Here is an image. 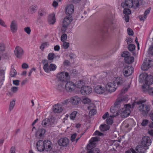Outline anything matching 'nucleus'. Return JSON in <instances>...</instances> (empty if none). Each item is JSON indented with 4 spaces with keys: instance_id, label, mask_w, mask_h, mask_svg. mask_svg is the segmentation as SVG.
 Returning a JSON list of instances; mask_svg holds the SVG:
<instances>
[{
    "instance_id": "nucleus-1",
    "label": "nucleus",
    "mask_w": 153,
    "mask_h": 153,
    "mask_svg": "<svg viewBox=\"0 0 153 153\" xmlns=\"http://www.w3.org/2000/svg\"><path fill=\"white\" fill-rule=\"evenodd\" d=\"M146 102V100H139L135 102L132 104L133 107L134 105L137 104L138 105L139 111L141 114L143 115L148 114L150 110V105L144 104Z\"/></svg>"
},
{
    "instance_id": "nucleus-2",
    "label": "nucleus",
    "mask_w": 153,
    "mask_h": 153,
    "mask_svg": "<svg viewBox=\"0 0 153 153\" xmlns=\"http://www.w3.org/2000/svg\"><path fill=\"white\" fill-rule=\"evenodd\" d=\"M124 107H122L119 111L120 116L122 118H125L128 116L130 114L131 108V105L129 104L126 105Z\"/></svg>"
},
{
    "instance_id": "nucleus-3",
    "label": "nucleus",
    "mask_w": 153,
    "mask_h": 153,
    "mask_svg": "<svg viewBox=\"0 0 153 153\" xmlns=\"http://www.w3.org/2000/svg\"><path fill=\"white\" fill-rule=\"evenodd\" d=\"M144 77L145 83L146 85L149 86L153 83V77L151 75H147V74H140L139 76L140 79L139 82H143Z\"/></svg>"
},
{
    "instance_id": "nucleus-4",
    "label": "nucleus",
    "mask_w": 153,
    "mask_h": 153,
    "mask_svg": "<svg viewBox=\"0 0 153 153\" xmlns=\"http://www.w3.org/2000/svg\"><path fill=\"white\" fill-rule=\"evenodd\" d=\"M56 124L55 120L54 119L46 118L43 120L42 124L44 127L49 128L54 126Z\"/></svg>"
},
{
    "instance_id": "nucleus-5",
    "label": "nucleus",
    "mask_w": 153,
    "mask_h": 153,
    "mask_svg": "<svg viewBox=\"0 0 153 153\" xmlns=\"http://www.w3.org/2000/svg\"><path fill=\"white\" fill-rule=\"evenodd\" d=\"M72 21L71 16H66L62 22V27L61 28L62 33H63L67 30L68 26Z\"/></svg>"
},
{
    "instance_id": "nucleus-6",
    "label": "nucleus",
    "mask_w": 153,
    "mask_h": 153,
    "mask_svg": "<svg viewBox=\"0 0 153 153\" xmlns=\"http://www.w3.org/2000/svg\"><path fill=\"white\" fill-rule=\"evenodd\" d=\"M57 77L59 79L58 81H61L65 83H66L70 78L68 73L65 72H62L59 74Z\"/></svg>"
},
{
    "instance_id": "nucleus-7",
    "label": "nucleus",
    "mask_w": 153,
    "mask_h": 153,
    "mask_svg": "<svg viewBox=\"0 0 153 153\" xmlns=\"http://www.w3.org/2000/svg\"><path fill=\"white\" fill-rule=\"evenodd\" d=\"M126 100L124 98H118L114 103V106L117 109L120 108H122V107H124L126 105H124L123 103V101H125Z\"/></svg>"
},
{
    "instance_id": "nucleus-8",
    "label": "nucleus",
    "mask_w": 153,
    "mask_h": 153,
    "mask_svg": "<svg viewBox=\"0 0 153 153\" xmlns=\"http://www.w3.org/2000/svg\"><path fill=\"white\" fill-rule=\"evenodd\" d=\"M133 71V68L130 66L125 67L123 70V74L124 76L126 77L129 76L131 75Z\"/></svg>"
},
{
    "instance_id": "nucleus-9",
    "label": "nucleus",
    "mask_w": 153,
    "mask_h": 153,
    "mask_svg": "<svg viewBox=\"0 0 153 153\" xmlns=\"http://www.w3.org/2000/svg\"><path fill=\"white\" fill-rule=\"evenodd\" d=\"M153 65V61L152 60H149L148 62L146 60L145 62L143 63L142 65L141 66V69L143 71L147 70L149 68Z\"/></svg>"
},
{
    "instance_id": "nucleus-10",
    "label": "nucleus",
    "mask_w": 153,
    "mask_h": 153,
    "mask_svg": "<svg viewBox=\"0 0 153 153\" xmlns=\"http://www.w3.org/2000/svg\"><path fill=\"white\" fill-rule=\"evenodd\" d=\"M65 85V89L67 92H71L75 89V84L72 82H67Z\"/></svg>"
},
{
    "instance_id": "nucleus-11",
    "label": "nucleus",
    "mask_w": 153,
    "mask_h": 153,
    "mask_svg": "<svg viewBox=\"0 0 153 153\" xmlns=\"http://www.w3.org/2000/svg\"><path fill=\"white\" fill-rule=\"evenodd\" d=\"M114 82H109L106 86L107 91L110 92H114L117 89V86Z\"/></svg>"
},
{
    "instance_id": "nucleus-12",
    "label": "nucleus",
    "mask_w": 153,
    "mask_h": 153,
    "mask_svg": "<svg viewBox=\"0 0 153 153\" xmlns=\"http://www.w3.org/2000/svg\"><path fill=\"white\" fill-rule=\"evenodd\" d=\"M135 149L137 152L132 149H131L132 153H144L146 151V149L144 148V146L141 145L137 146L136 148Z\"/></svg>"
},
{
    "instance_id": "nucleus-13",
    "label": "nucleus",
    "mask_w": 153,
    "mask_h": 153,
    "mask_svg": "<svg viewBox=\"0 0 153 153\" xmlns=\"http://www.w3.org/2000/svg\"><path fill=\"white\" fill-rule=\"evenodd\" d=\"M151 143L149 137L145 136L143 137L142 139V144L144 147H147L149 146Z\"/></svg>"
},
{
    "instance_id": "nucleus-14",
    "label": "nucleus",
    "mask_w": 153,
    "mask_h": 153,
    "mask_svg": "<svg viewBox=\"0 0 153 153\" xmlns=\"http://www.w3.org/2000/svg\"><path fill=\"white\" fill-rule=\"evenodd\" d=\"M65 83L61 81H58L57 85L55 87V89L58 92H63L64 90V86Z\"/></svg>"
},
{
    "instance_id": "nucleus-15",
    "label": "nucleus",
    "mask_w": 153,
    "mask_h": 153,
    "mask_svg": "<svg viewBox=\"0 0 153 153\" xmlns=\"http://www.w3.org/2000/svg\"><path fill=\"white\" fill-rule=\"evenodd\" d=\"M92 90V89L90 87L84 86L81 89V92L82 95H86L91 93Z\"/></svg>"
},
{
    "instance_id": "nucleus-16",
    "label": "nucleus",
    "mask_w": 153,
    "mask_h": 153,
    "mask_svg": "<svg viewBox=\"0 0 153 153\" xmlns=\"http://www.w3.org/2000/svg\"><path fill=\"white\" fill-rule=\"evenodd\" d=\"M45 150L47 152L50 151L52 149V144L51 142L48 140H45L43 141Z\"/></svg>"
},
{
    "instance_id": "nucleus-17",
    "label": "nucleus",
    "mask_w": 153,
    "mask_h": 153,
    "mask_svg": "<svg viewBox=\"0 0 153 153\" xmlns=\"http://www.w3.org/2000/svg\"><path fill=\"white\" fill-rule=\"evenodd\" d=\"M16 56L18 58H21L23 54V51L22 48L19 47H17L14 51Z\"/></svg>"
},
{
    "instance_id": "nucleus-18",
    "label": "nucleus",
    "mask_w": 153,
    "mask_h": 153,
    "mask_svg": "<svg viewBox=\"0 0 153 153\" xmlns=\"http://www.w3.org/2000/svg\"><path fill=\"white\" fill-rule=\"evenodd\" d=\"M69 142V140L66 137L60 139L58 141L59 145L60 146H66Z\"/></svg>"
},
{
    "instance_id": "nucleus-19",
    "label": "nucleus",
    "mask_w": 153,
    "mask_h": 153,
    "mask_svg": "<svg viewBox=\"0 0 153 153\" xmlns=\"http://www.w3.org/2000/svg\"><path fill=\"white\" fill-rule=\"evenodd\" d=\"M37 148L38 150L40 152H43L45 150L44 143L43 141L42 140L38 141L36 144Z\"/></svg>"
},
{
    "instance_id": "nucleus-20",
    "label": "nucleus",
    "mask_w": 153,
    "mask_h": 153,
    "mask_svg": "<svg viewBox=\"0 0 153 153\" xmlns=\"http://www.w3.org/2000/svg\"><path fill=\"white\" fill-rule=\"evenodd\" d=\"M134 4L132 0H125V3H122L121 4V6L123 7L126 6L129 8H131L133 7Z\"/></svg>"
},
{
    "instance_id": "nucleus-21",
    "label": "nucleus",
    "mask_w": 153,
    "mask_h": 153,
    "mask_svg": "<svg viewBox=\"0 0 153 153\" xmlns=\"http://www.w3.org/2000/svg\"><path fill=\"white\" fill-rule=\"evenodd\" d=\"M74 7L72 4H70L67 7L65 13L67 15H69V16L74 13Z\"/></svg>"
},
{
    "instance_id": "nucleus-22",
    "label": "nucleus",
    "mask_w": 153,
    "mask_h": 153,
    "mask_svg": "<svg viewBox=\"0 0 153 153\" xmlns=\"http://www.w3.org/2000/svg\"><path fill=\"white\" fill-rule=\"evenodd\" d=\"M10 30L12 33L16 32L17 29V22L15 20H13L11 22L10 25Z\"/></svg>"
},
{
    "instance_id": "nucleus-23",
    "label": "nucleus",
    "mask_w": 153,
    "mask_h": 153,
    "mask_svg": "<svg viewBox=\"0 0 153 153\" xmlns=\"http://www.w3.org/2000/svg\"><path fill=\"white\" fill-rule=\"evenodd\" d=\"M45 132V130L43 128H39L37 131L36 134V137L38 138H41Z\"/></svg>"
},
{
    "instance_id": "nucleus-24",
    "label": "nucleus",
    "mask_w": 153,
    "mask_h": 153,
    "mask_svg": "<svg viewBox=\"0 0 153 153\" xmlns=\"http://www.w3.org/2000/svg\"><path fill=\"white\" fill-rule=\"evenodd\" d=\"M98 140V138L96 137H94L92 138L89 141L90 143L87 146V149H90L92 147L94 146L95 143V142Z\"/></svg>"
},
{
    "instance_id": "nucleus-25",
    "label": "nucleus",
    "mask_w": 153,
    "mask_h": 153,
    "mask_svg": "<svg viewBox=\"0 0 153 153\" xmlns=\"http://www.w3.org/2000/svg\"><path fill=\"white\" fill-rule=\"evenodd\" d=\"M48 21L49 24L53 25L56 22L55 15L54 14H51L48 17Z\"/></svg>"
},
{
    "instance_id": "nucleus-26",
    "label": "nucleus",
    "mask_w": 153,
    "mask_h": 153,
    "mask_svg": "<svg viewBox=\"0 0 153 153\" xmlns=\"http://www.w3.org/2000/svg\"><path fill=\"white\" fill-rule=\"evenodd\" d=\"M94 91L97 93L102 94L105 92V89L104 88L100 85H98L95 88Z\"/></svg>"
},
{
    "instance_id": "nucleus-27",
    "label": "nucleus",
    "mask_w": 153,
    "mask_h": 153,
    "mask_svg": "<svg viewBox=\"0 0 153 153\" xmlns=\"http://www.w3.org/2000/svg\"><path fill=\"white\" fill-rule=\"evenodd\" d=\"M150 10L151 8H149L145 10L143 16L142 15H141L139 16V18L140 19V21H144L147 18V15L150 13Z\"/></svg>"
},
{
    "instance_id": "nucleus-28",
    "label": "nucleus",
    "mask_w": 153,
    "mask_h": 153,
    "mask_svg": "<svg viewBox=\"0 0 153 153\" xmlns=\"http://www.w3.org/2000/svg\"><path fill=\"white\" fill-rule=\"evenodd\" d=\"M63 108L61 105L59 104H56L53 107V110L55 113H60L62 112Z\"/></svg>"
},
{
    "instance_id": "nucleus-29",
    "label": "nucleus",
    "mask_w": 153,
    "mask_h": 153,
    "mask_svg": "<svg viewBox=\"0 0 153 153\" xmlns=\"http://www.w3.org/2000/svg\"><path fill=\"white\" fill-rule=\"evenodd\" d=\"M110 111L111 113H112V114H111V117H115L117 116L119 114L117 112V109L115 108L114 106H112L110 108Z\"/></svg>"
},
{
    "instance_id": "nucleus-30",
    "label": "nucleus",
    "mask_w": 153,
    "mask_h": 153,
    "mask_svg": "<svg viewBox=\"0 0 153 153\" xmlns=\"http://www.w3.org/2000/svg\"><path fill=\"white\" fill-rule=\"evenodd\" d=\"M80 101V99L77 96L74 97H72L71 99V103L73 105L78 104Z\"/></svg>"
},
{
    "instance_id": "nucleus-31",
    "label": "nucleus",
    "mask_w": 153,
    "mask_h": 153,
    "mask_svg": "<svg viewBox=\"0 0 153 153\" xmlns=\"http://www.w3.org/2000/svg\"><path fill=\"white\" fill-rule=\"evenodd\" d=\"M124 80L123 78L120 77L116 78V80L115 81V83H116L118 85H121L124 82Z\"/></svg>"
},
{
    "instance_id": "nucleus-32",
    "label": "nucleus",
    "mask_w": 153,
    "mask_h": 153,
    "mask_svg": "<svg viewBox=\"0 0 153 153\" xmlns=\"http://www.w3.org/2000/svg\"><path fill=\"white\" fill-rule=\"evenodd\" d=\"M59 56H55V54L53 53H49L48 54V59L50 61H51V62H53V60L54 58H56V57H58V58H59Z\"/></svg>"
},
{
    "instance_id": "nucleus-33",
    "label": "nucleus",
    "mask_w": 153,
    "mask_h": 153,
    "mask_svg": "<svg viewBox=\"0 0 153 153\" xmlns=\"http://www.w3.org/2000/svg\"><path fill=\"white\" fill-rule=\"evenodd\" d=\"M37 9V6L35 5H33L29 8L28 11L30 13L33 14L36 12Z\"/></svg>"
},
{
    "instance_id": "nucleus-34",
    "label": "nucleus",
    "mask_w": 153,
    "mask_h": 153,
    "mask_svg": "<svg viewBox=\"0 0 153 153\" xmlns=\"http://www.w3.org/2000/svg\"><path fill=\"white\" fill-rule=\"evenodd\" d=\"M126 62L129 64L133 63L134 61V58L132 56H128L125 58Z\"/></svg>"
},
{
    "instance_id": "nucleus-35",
    "label": "nucleus",
    "mask_w": 153,
    "mask_h": 153,
    "mask_svg": "<svg viewBox=\"0 0 153 153\" xmlns=\"http://www.w3.org/2000/svg\"><path fill=\"white\" fill-rule=\"evenodd\" d=\"M89 150L87 153H99L100 150L98 148H95L94 146L91 147L90 149H88Z\"/></svg>"
},
{
    "instance_id": "nucleus-36",
    "label": "nucleus",
    "mask_w": 153,
    "mask_h": 153,
    "mask_svg": "<svg viewBox=\"0 0 153 153\" xmlns=\"http://www.w3.org/2000/svg\"><path fill=\"white\" fill-rule=\"evenodd\" d=\"M84 84L83 81L80 80L76 82L75 84V87L76 86L77 88H81V89L83 87Z\"/></svg>"
},
{
    "instance_id": "nucleus-37",
    "label": "nucleus",
    "mask_w": 153,
    "mask_h": 153,
    "mask_svg": "<svg viewBox=\"0 0 153 153\" xmlns=\"http://www.w3.org/2000/svg\"><path fill=\"white\" fill-rule=\"evenodd\" d=\"M110 127L109 126L105 125H102L100 127V129L102 131H106Z\"/></svg>"
},
{
    "instance_id": "nucleus-38",
    "label": "nucleus",
    "mask_w": 153,
    "mask_h": 153,
    "mask_svg": "<svg viewBox=\"0 0 153 153\" xmlns=\"http://www.w3.org/2000/svg\"><path fill=\"white\" fill-rule=\"evenodd\" d=\"M46 14V13L44 9H40L38 11V15L40 16H45Z\"/></svg>"
},
{
    "instance_id": "nucleus-39",
    "label": "nucleus",
    "mask_w": 153,
    "mask_h": 153,
    "mask_svg": "<svg viewBox=\"0 0 153 153\" xmlns=\"http://www.w3.org/2000/svg\"><path fill=\"white\" fill-rule=\"evenodd\" d=\"M43 68L45 72L47 73L50 72L49 65L48 63L45 64L44 65Z\"/></svg>"
},
{
    "instance_id": "nucleus-40",
    "label": "nucleus",
    "mask_w": 153,
    "mask_h": 153,
    "mask_svg": "<svg viewBox=\"0 0 153 153\" xmlns=\"http://www.w3.org/2000/svg\"><path fill=\"white\" fill-rule=\"evenodd\" d=\"M56 66L54 64H51L49 65V68L50 72V71H55L56 68Z\"/></svg>"
},
{
    "instance_id": "nucleus-41",
    "label": "nucleus",
    "mask_w": 153,
    "mask_h": 153,
    "mask_svg": "<svg viewBox=\"0 0 153 153\" xmlns=\"http://www.w3.org/2000/svg\"><path fill=\"white\" fill-rule=\"evenodd\" d=\"M114 117H111V115L110 117H107L106 119L107 123L108 125H111L113 123V120L112 118Z\"/></svg>"
},
{
    "instance_id": "nucleus-42",
    "label": "nucleus",
    "mask_w": 153,
    "mask_h": 153,
    "mask_svg": "<svg viewBox=\"0 0 153 153\" xmlns=\"http://www.w3.org/2000/svg\"><path fill=\"white\" fill-rule=\"evenodd\" d=\"M82 102L84 104H87L91 102L90 99L86 97H83Z\"/></svg>"
},
{
    "instance_id": "nucleus-43",
    "label": "nucleus",
    "mask_w": 153,
    "mask_h": 153,
    "mask_svg": "<svg viewBox=\"0 0 153 153\" xmlns=\"http://www.w3.org/2000/svg\"><path fill=\"white\" fill-rule=\"evenodd\" d=\"M15 103V100H13L12 101L10 102L9 107V109L11 111L13 108Z\"/></svg>"
},
{
    "instance_id": "nucleus-44",
    "label": "nucleus",
    "mask_w": 153,
    "mask_h": 153,
    "mask_svg": "<svg viewBox=\"0 0 153 153\" xmlns=\"http://www.w3.org/2000/svg\"><path fill=\"white\" fill-rule=\"evenodd\" d=\"M5 46L3 43H0V54L3 53L5 50Z\"/></svg>"
},
{
    "instance_id": "nucleus-45",
    "label": "nucleus",
    "mask_w": 153,
    "mask_h": 153,
    "mask_svg": "<svg viewBox=\"0 0 153 153\" xmlns=\"http://www.w3.org/2000/svg\"><path fill=\"white\" fill-rule=\"evenodd\" d=\"M128 48L129 51H133L135 48V46L134 44H130L128 45Z\"/></svg>"
},
{
    "instance_id": "nucleus-46",
    "label": "nucleus",
    "mask_w": 153,
    "mask_h": 153,
    "mask_svg": "<svg viewBox=\"0 0 153 153\" xmlns=\"http://www.w3.org/2000/svg\"><path fill=\"white\" fill-rule=\"evenodd\" d=\"M16 74V70L14 68L11 69L10 73V75L11 77H14Z\"/></svg>"
},
{
    "instance_id": "nucleus-47",
    "label": "nucleus",
    "mask_w": 153,
    "mask_h": 153,
    "mask_svg": "<svg viewBox=\"0 0 153 153\" xmlns=\"http://www.w3.org/2000/svg\"><path fill=\"white\" fill-rule=\"evenodd\" d=\"M77 114L76 111H74L72 112L70 115V119L72 120H74L76 115Z\"/></svg>"
},
{
    "instance_id": "nucleus-48",
    "label": "nucleus",
    "mask_w": 153,
    "mask_h": 153,
    "mask_svg": "<svg viewBox=\"0 0 153 153\" xmlns=\"http://www.w3.org/2000/svg\"><path fill=\"white\" fill-rule=\"evenodd\" d=\"M48 45L49 44H48V42H45L43 43L40 46V49L41 50L43 51L44 48L48 47Z\"/></svg>"
},
{
    "instance_id": "nucleus-49",
    "label": "nucleus",
    "mask_w": 153,
    "mask_h": 153,
    "mask_svg": "<svg viewBox=\"0 0 153 153\" xmlns=\"http://www.w3.org/2000/svg\"><path fill=\"white\" fill-rule=\"evenodd\" d=\"M131 12V10L128 8H125L123 10V13L125 14V15H128L130 14Z\"/></svg>"
},
{
    "instance_id": "nucleus-50",
    "label": "nucleus",
    "mask_w": 153,
    "mask_h": 153,
    "mask_svg": "<svg viewBox=\"0 0 153 153\" xmlns=\"http://www.w3.org/2000/svg\"><path fill=\"white\" fill-rule=\"evenodd\" d=\"M90 111L89 112V115L90 116H93L97 112V111L95 109H90Z\"/></svg>"
},
{
    "instance_id": "nucleus-51",
    "label": "nucleus",
    "mask_w": 153,
    "mask_h": 153,
    "mask_svg": "<svg viewBox=\"0 0 153 153\" xmlns=\"http://www.w3.org/2000/svg\"><path fill=\"white\" fill-rule=\"evenodd\" d=\"M121 56L122 57L126 58V57L129 56V53L128 51H124L121 54Z\"/></svg>"
},
{
    "instance_id": "nucleus-52",
    "label": "nucleus",
    "mask_w": 153,
    "mask_h": 153,
    "mask_svg": "<svg viewBox=\"0 0 153 153\" xmlns=\"http://www.w3.org/2000/svg\"><path fill=\"white\" fill-rule=\"evenodd\" d=\"M67 35L66 34H63L62 35L61 37V40L63 42H64L67 39Z\"/></svg>"
},
{
    "instance_id": "nucleus-53",
    "label": "nucleus",
    "mask_w": 153,
    "mask_h": 153,
    "mask_svg": "<svg viewBox=\"0 0 153 153\" xmlns=\"http://www.w3.org/2000/svg\"><path fill=\"white\" fill-rule=\"evenodd\" d=\"M149 121L148 120L145 119L143 120L141 123V125L143 126H146L149 123Z\"/></svg>"
},
{
    "instance_id": "nucleus-54",
    "label": "nucleus",
    "mask_w": 153,
    "mask_h": 153,
    "mask_svg": "<svg viewBox=\"0 0 153 153\" xmlns=\"http://www.w3.org/2000/svg\"><path fill=\"white\" fill-rule=\"evenodd\" d=\"M24 31L28 34H30V33L31 30L29 27H26L25 28Z\"/></svg>"
},
{
    "instance_id": "nucleus-55",
    "label": "nucleus",
    "mask_w": 153,
    "mask_h": 153,
    "mask_svg": "<svg viewBox=\"0 0 153 153\" xmlns=\"http://www.w3.org/2000/svg\"><path fill=\"white\" fill-rule=\"evenodd\" d=\"M18 89V88L17 87L13 86L11 88V91L14 93H15L17 91Z\"/></svg>"
},
{
    "instance_id": "nucleus-56",
    "label": "nucleus",
    "mask_w": 153,
    "mask_h": 153,
    "mask_svg": "<svg viewBox=\"0 0 153 153\" xmlns=\"http://www.w3.org/2000/svg\"><path fill=\"white\" fill-rule=\"evenodd\" d=\"M69 46V43L66 42H63V46L64 48L65 49H67Z\"/></svg>"
},
{
    "instance_id": "nucleus-57",
    "label": "nucleus",
    "mask_w": 153,
    "mask_h": 153,
    "mask_svg": "<svg viewBox=\"0 0 153 153\" xmlns=\"http://www.w3.org/2000/svg\"><path fill=\"white\" fill-rule=\"evenodd\" d=\"M127 31L129 35L132 36L133 35V30L130 28H128L127 30Z\"/></svg>"
},
{
    "instance_id": "nucleus-58",
    "label": "nucleus",
    "mask_w": 153,
    "mask_h": 153,
    "mask_svg": "<svg viewBox=\"0 0 153 153\" xmlns=\"http://www.w3.org/2000/svg\"><path fill=\"white\" fill-rule=\"evenodd\" d=\"M77 136V134L76 133H74L72 134L71 138V140L72 142H74L75 140V139L76 138Z\"/></svg>"
},
{
    "instance_id": "nucleus-59",
    "label": "nucleus",
    "mask_w": 153,
    "mask_h": 153,
    "mask_svg": "<svg viewBox=\"0 0 153 153\" xmlns=\"http://www.w3.org/2000/svg\"><path fill=\"white\" fill-rule=\"evenodd\" d=\"M20 81L18 80H14L13 81V83L14 85H16L18 86L19 85Z\"/></svg>"
},
{
    "instance_id": "nucleus-60",
    "label": "nucleus",
    "mask_w": 153,
    "mask_h": 153,
    "mask_svg": "<svg viewBox=\"0 0 153 153\" xmlns=\"http://www.w3.org/2000/svg\"><path fill=\"white\" fill-rule=\"evenodd\" d=\"M94 107V105L93 103H90L89 105L88 106V110L94 109L93 108Z\"/></svg>"
},
{
    "instance_id": "nucleus-61",
    "label": "nucleus",
    "mask_w": 153,
    "mask_h": 153,
    "mask_svg": "<svg viewBox=\"0 0 153 153\" xmlns=\"http://www.w3.org/2000/svg\"><path fill=\"white\" fill-rule=\"evenodd\" d=\"M16 149L14 146H12L10 148V153H16Z\"/></svg>"
},
{
    "instance_id": "nucleus-62",
    "label": "nucleus",
    "mask_w": 153,
    "mask_h": 153,
    "mask_svg": "<svg viewBox=\"0 0 153 153\" xmlns=\"http://www.w3.org/2000/svg\"><path fill=\"white\" fill-rule=\"evenodd\" d=\"M95 135H98L99 136H102V135H103V134L102 133H100L99 131H96L94 133V134Z\"/></svg>"
},
{
    "instance_id": "nucleus-63",
    "label": "nucleus",
    "mask_w": 153,
    "mask_h": 153,
    "mask_svg": "<svg viewBox=\"0 0 153 153\" xmlns=\"http://www.w3.org/2000/svg\"><path fill=\"white\" fill-rule=\"evenodd\" d=\"M125 18V20L126 22H128L129 21V16L128 15H125L124 16Z\"/></svg>"
},
{
    "instance_id": "nucleus-64",
    "label": "nucleus",
    "mask_w": 153,
    "mask_h": 153,
    "mask_svg": "<svg viewBox=\"0 0 153 153\" xmlns=\"http://www.w3.org/2000/svg\"><path fill=\"white\" fill-rule=\"evenodd\" d=\"M150 53L152 55H153V45L151 46L149 48Z\"/></svg>"
}]
</instances>
